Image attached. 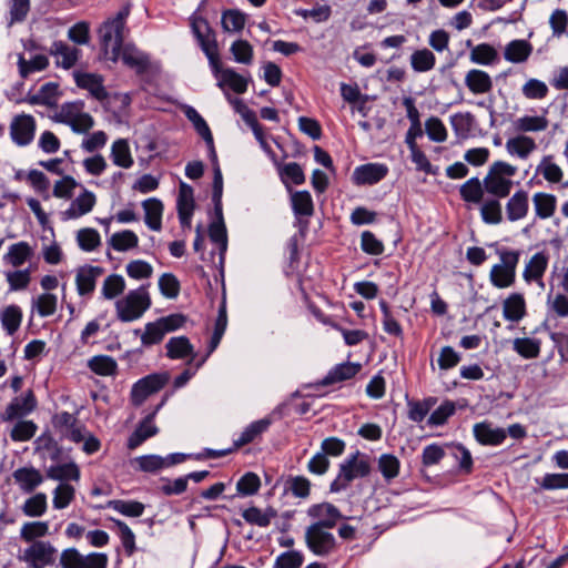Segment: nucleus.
Instances as JSON below:
<instances>
[{
    "instance_id": "51",
    "label": "nucleus",
    "mask_w": 568,
    "mask_h": 568,
    "mask_svg": "<svg viewBox=\"0 0 568 568\" xmlns=\"http://www.w3.org/2000/svg\"><path fill=\"white\" fill-rule=\"evenodd\" d=\"M285 491L294 497L305 499L311 494V481L305 476H290L285 481Z\"/></svg>"
},
{
    "instance_id": "17",
    "label": "nucleus",
    "mask_w": 568,
    "mask_h": 568,
    "mask_svg": "<svg viewBox=\"0 0 568 568\" xmlns=\"http://www.w3.org/2000/svg\"><path fill=\"white\" fill-rule=\"evenodd\" d=\"M474 437L484 446H498L501 445L506 437V429L500 427H491L489 423L481 422L474 425Z\"/></svg>"
},
{
    "instance_id": "43",
    "label": "nucleus",
    "mask_w": 568,
    "mask_h": 568,
    "mask_svg": "<svg viewBox=\"0 0 568 568\" xmlns=\"http://www.w3.org/2000/svg\"><path fill=\"white\" fill-rule=\"evenodd\" d=\"M292 209L296 216H312L314 203L308 191H296L292 194Z\"/></svg>"
},
{
    "instance_id": "42",
    "label": "nucleus",
    "mask_w": 568,
    "mask_h": 568,
    "mask_svg": "<svg viewBox=\"0 0 568 568\" xmlns=\"http://www.w3.org/2000/svg\"><path fill=\"white\" fill-rule=\"evenodd\" d=\"M506 149L508 153L526 159L536 149V143L530 136L518 135L507 141Z\"/></svg>"
},
{
    "instance_id": "55",
    "label": "nucleus",
    "mask_w": 568,
    "mask_h": 568,
    "mask_svg": "<svg viewBox=\"0 0 568 568\" xmlns=\"http://www.w3.org/2000/svg\"><path fill=\"white\" fill-rule=\"evenodd\" d=\"M132 463L136 464L135 469L143 473L155 474L164 468L163 457L155 454L135 457Z\"/></svg>"
},
{
    "instance_id": "60",
    "label": "nucleus",
    "mask_w": 568,
    "mask_h": 568,
    "mask_svg": "<svg viewBox=\"0 0 568 568\" xmlns=\"http://www.w3.org/2000/svg\"><path fill=\"white\" fill-rule=\"evenodd\" d=\"M38 426L33 420H18L10 432L13 442H28L37 433Z\"/></svg>"
},
{
    "instance_id": "59",
    "label": "nucleus",
    "mask_w": 568,
    "mask_h": 568,
    "mask_svg": "<svg viewBox=\"0 0 568 568\" xmlns=\"http://www.w3.org/2000/svg\"><path fill=\"white\" fill-rule=\"evenodd\" d=\"M261 488L260 477L252 471L245 473L236 483V491L241 496L255 495Z\"/></svg>"
},
{
    "instance_id": "7",
    "label": "nucleus",
    "mask_w": 568,
    "mask_h": 568,
    "mask_svg": "<svg viewBox=\"0 0 568 568\" xmlns=\"http://www.w3.org/2000/svg\"><path fill=\"white\" fill-rule=\"evenodd\" d=\"M170 381L168 372L152 373L135 382L131 388V403L134 406H141L145 399L161 390Z\"/></svg>"
},
{
    "instance_id": "30",
    "label": "nucleus",
    "mask_w": 568,
    "mask_h": 568,
    "mask_svg": "<svg viewBox=\"0 0 568 568\" xmlns=\"http://www.w3.org/2000/svg\"><path fill=\"white\" fill-rule=\"evenodd\" d=\"M33 255L32 247L28 242L21 241L10 245L8 253L3 255V261L13 267L23 265Z\"/></svg>"
},
{
    "instance_id": "61",
    "label": "nucleus",
    "mask_w": 568,
    "mask_h": 568,
    "mask_svg": "<svg viewBox=\"0 0 568 568\" xmlns=\"http://www.w3.org/2000/svg\"><path fill=\"white\" fill-rule=\"evenodd\" d=\"M79 247L84 252H92L101 244V236L95 229L85 227L78 232Z\"/></svg>"
},
{
    "instance_id": "57",
    "label": "nucleus",
    "mask_w": 568,
    "mask_h": 568,
    "mask_svg": "<svg viewBox=\"0 0 568 568\" xmlns=\"http://www.w3.org/2000/svg\"><path fill=\"white\" fill-rule=\"evenodd\" d=\"M125 290V281L119 274L109 275L102 285L101 293L104 298L113 300L116 296L121 295Z\"/></svg>"
},
{
    "instance_id": "40",
    "label": "nucleus",
    "mask_w": 568,
    "mask_h": 568,
    "mask_svg": "<svg viewBox=\"0 0 568 568\" xmlns=\"http://www.w3.org/2000/svg\"><path fill=\"white\" fill-rule=\"evenodd\" d=\"M513 348L523 358H537L540 355L541 341L538 338L518 337L514 341Z\"/></svg>"
},
{
    "instance_id": "29",
    "label": "nucleus",
    "mask_w": 568,
    "mask_h": 568,
    "mask_svg": "<svg viewBox=\"0 0 568 568\" xmlns=\"http://www.w3.org/2000/svg\"><path fill=\"white\" fill-rule=\"evenodd\" d=\"M500 199L501 197L493 196L486 199L485 201L483 200L480 206V217L485 224L497 225L503 222L504 217Z\"/></svg>"
},
{
    "instance_id": "22",
    "label": "nucleus",
    "mask_w": 568,
    "mask_h": 568,
    "mask_svg": "<svg viewBox=\"0 0 568 568\" xmlns=\"http://www.w3.org/2000/svg\"><path fill=\"white\" fill-rule=\"evenodd\" d=\"M307 515L311 518L317 519V521L331 523L327 527L334 528L339 519L344 516L341 510L333 504L324 501L314 504L308 507Z\"/></svg>"
},
{
    "instance_id": "21",
    "label": "nucleus",
    "mask_w": 568,
    "mask_h": 568,
    "mask_svg": "<svg viewBox=\"0 0 568 568\" xmlns=\"http://www.w3.org/2000/svg\"><path fill=\"white\" fill-rule=\"evenodd\" d=\"M272 424L273 419L270 416L252 422L244 428L240 437L234 440L235 448L240 449L241 447L261 438V436L268 430Z\"/></svg>"
},
{
    "instance_id": "54",
    "label": "nucleus",
    "mask_w": 568,
    "mask_h": 568,
    "mask_svg": "<svg viewBox=\"0 0 568 568\" xmlns=\"http://www.w3.org/2000/svg\"><path fill=\"white\" fill-rule=\"evenodd\" d=\"M474 115L470 112H458L450 116V124L458 138H467L473 129Z\"/></svg>"
},
{
    "instance_id": "47",
    "label": "nucleus",
    "mask_w": 568,
    "mask_h": 568,
    "mask_svg": "<svg viewBox=\"0 0 568 568\" xmlns=\"http://www.w3.org/2000/svg\"><path fill=\"white\" fill-rule=\"evenodd\" d=\"M109 243L113 250L125 252L138 246L139 237L133 231L124 230L114 233Z\"/></svg>"
},
{
    "instance_id": "1",
    "label": "nucleus",
    "mask_w": 568,
    "mask_h": 568,
    "mask_svg": "<svg viewBox=\"0 0 568 568\" xmlns=\"http://www.w3.org/2000/svg\"><path fill=\"white\" fill-rule=\"evenodd\" d=\"M130 14V6L122 7L119 12L102 23L99 29L101 39V51L106 60L118 62L120 51L124 45V28Z\"/></svg>"
},
{
    "instance_id": "52",
    "label": "nucleus",
    "mask_w": 568,
    "mask_h": 568,
    "mask_svg": "<svg viewBox=\"0 0 568 568\" xmlns=\"http://www.w3.org/2000/svg\"><path fill=\"white\" fill-rule=\"evenodd\" d=\"M47 495L37 493L24 501L22 511L28 517H40L47 511Z\"/></svg>"
},
{
    "instance_id": "34",
    "label": "nucleus",
    "mask_w": 568,
    "mask_h": 568,
    "mask_svg": "<svg viewBox=\"0 0 568 568\" xmlns=\"http://www.w3.org/2000/svg\"><path fill=\"white\" fill-rule=\"evenodd\" d=\"M485 192L484 184L477 176L470 178L459 187L460 197L466 203H481Z\"/></svg>"
},
{
    "instance_id": "14",
    "label": "nucleus",
    "mask_w": 568,
    "mask_h": 568,
    "mask_svg": "<svg viewBox=\"0 0 568 568\" xmlns=\"http://www.w3.org/2000/svg\"><path fill=\"white\" fill-rule=\"evenodd\" d=\"M166 357L170 359H185L187 358V365L192 364L196 357V352L189 337L173 336L165 344Z\"/></svg>"
},
{
    "instance_id": "13",
    "label": "nucleus",
    "mask_w": 568,
    "mask_h": 568,
    "mask_svg": "<svg viewBox=\"0 0 568 568\" xmlns=\"http://www.w3.org/2000/svg\"><path fill=\"white\" fill-rule=\"evenodd\" d=\"M361 369L362 365L359 363L345 362L337 364L332 369H329L324 378L317 381L314 386L320 388L348 381L355 377Z\"/></svg>"
},
{
    "instance_id": "56",
    "label": "nucleus",
    "mask_w": 568,
    "mask_h": 568,
    "mask_svg": "<svg viewBox=\"0 0 568 568\" xmlns=\"http://www.w3.org/2000/svg\"><path fill=\"white\" fill-rule=\"evenodd\" d=\"M165 335L162 325L159 324V320H155L145 324L144 332L141 335V343L145 347L156 345L163 341Z\"/></svg>"
},
{
    "instance_id": "33",
    "label": "nucleus",
    "mask_w": 568,
    "mask_h": 568,
    "mask_svg": "<svg viewBox=\"0 0 568 568\" xmlns=\"http://www.w3.org/2000/svg\"><path fill=\"white\" fill-rule=\"evenodd\" d=\"M60 94L57 82H47L41 85L37 94L29 98V102L33 105L54 106Z\"/></svg>"
},
{
    "instance_id": "39",
    "label": "nucleus",
    "mask_w": 568,
    "mask_h": 568,
    "mask_svg": "<svg viewBox=\"0 0 568 568\" xmlns=\"http://www.w3.org/2000/svg\"><path fill=\"white\" fill-rule=\"evenodd\" d=\"M105 507L123 516L134 518L142 516L145 510V505L138 500L112 499L106 501Z\"/></svg>"
},
{
    "instance_id": "2",
    "label": "nucleus",
    "mask_w": 568,
    "mask_h": 568,
    "mask_svg": "<svg viewBox=\"0 0 568 568\" xmlns=\"http://www.w3.org/2000/svg\"><path fill=\"white\" fill-rule=\"evenodd\" d=\"M190 26L201 50L209 60L213 74L221 79L222 72L225 69L222 68L215 31L212 29L209 21L201 16L193 14L190 19Z\"/></svg>"
},
{
    "instance_id": "20",
    "label": "nucleus",
    "mask_w": 568,
    "mask_h": 568,
    "mask_svg": "<svg viewBox=\"0 0 568 568\" xmlns=\"http://www.w3.org/2000/svg\"><path fill=\"white\" fill-rule=\"evenodd\" d=\"M12 477L20 489L28 494L34 491L44 480L40 470L32 466L16 469Z\"/></svg>"
},
{
    "instance_id": "10",
    "label": "nucleus",
    "mask_w": 568,
    "mask_h": 568,
    "mask_svg": "<svg viewBox=\"0 0 568 568\" xmlns=\"http://www.w3.org/2000/svg\"><path fill=\"white\" fill-rule=\"evenodd\" d=\"M36 120L30 114L16 115L10 124V136L14 144L18 146L29 145L36 133Z\"/></svg>"
},
{
    "instance_id": "48",
    "label": "nucleus",
    "mask_w": 568,
    "mask_h": 568,
    "mask_svg": "<svg viewBox=\"0 0 568 568\" xmlns=\"http://www.w3.org/2000/svg\"><path fill=\"white\" fill-rule=\"evenodd\" d=\"M227 85L237 94H243L247 90V80L231 68L222 72V78L219 81V87Z\"/></svg>"
},
{
    "instance_id": "16",
    "label": "nucleus",
    "mask_w": 568,
    "mask_h": 568,
    "mask_svg": "<svg viewBox=\"0 0 568 568\" xmlns=\"http://www.w3.org/2000/svg\"><path fill=\"white\" fill-rule=\"evenodd\" d=\"M37 407V398L32 389H29L23 396L16 397L4 410V419L13 420L24 417Z\"/></svg>"
},
{
    "instance_id": "15",
    "label": "nucleus",
    "mask_w": 568,
    "mask_h": 568,
    "mask_svg": "<svg viewBox=\"0 0 568 568\" xmlns=\"http://www.w3.org/2000/svg\"><path fill=\"white\" fill-rule=\"evenodd\" d=\"M104 273L101 266H81L75 275L77 291L80 296H87L94 292L97 280Z\"/></svg>"
},
{
    "instance_id": "25",
    "label": "nucleus",
    "mask_w": 568,
    "mask_h": 568,
    "mask_svg": "<svg viewBox=\"0 0 568 568\" xmlns=\"http://www.w3.org/2000/svg\"><path fill=\"white\" fill-rule=\"evenodd\" d=\"M120 59L123 64L133 69L138 75L148 72L150 68V59L146 54L136 52L131 45H123L120 51Z\"/></svg>"
},
{
    "instance_id": "58",
    "label": "nucleus",
    "mask_w": 568,
    "mask_h": 568,
    "mask_svg": "<svg viewBox=\"0 0 568 568\" xmlns=\"http://www.w3.org/2000/svg\"><path fill=\"white\" fill-rule=\"evenodd\" d=\"M49 534V524L47 521L26 523L20 531L21 538L27 542L37 541V538L44 537Z\"/></svg>"
},
{
    "instance_id": "62",
    "label": "nucleus",
    "mask_w": 568,
    "mask_h": 568,
    "mask_svg": "<svg viewBox=\"0 0 568 568\" xmlns=\"http://www.w3.org/2000/svg\"><path fill=\"white\" fill-rule=\"evenodd\" d=\"M159 288L164 297L173 300L179 296L181 284L174 274L163 273L159 278Z\"/></svg>"
},
{
    "instance_id": "26",
    "label": "nucleus",
    "mask_w": 568,
    "mask_h": 568,
    "mask_svg": "<svg viewBox=\"0 0 568 568\" xmlns=\"http://www.w3.org/2000/svg\"><path fill=\"white\" fill-rule=\"evenodd\" d=\"M483 184L485 191L495 197H508L513 189V181L510 179L490 172H487L485 175Z\"/></svg>"
},
{
    "instance_id": "27",
    "label": "nucleus",
    "mask_w": 568,
    "mask_h": 568,
    "mask_svg": "<svg viewBox=\"0 0 568 568\" xmlns=\"http://www.w3.org/2000/svg\"><path fill=\"white\" fill-rule=\"evenodd\" d=\"M465 84L474 94H484L493 89L490 75L483 70L471 69L465 77Z\"/></svg>"
},
{
    "instance_id": "23",
    "label": "nucleus",
    "mask_w": 568,
    "mask_h": 568,
    "mask_svg": "<svg viewBox=\"0 0 568 568\" xmlns=\"http://www.w3.org/2000/svg\"><path fill=\"white\" fill-rule=\"evenodd\" d=\"M144 210V222L146 226L155 232L162 230V216L164 211L163 202L156 197H150L142 202Z\"/></svg>"
},
{
    "instance_id": "28",
    "label": "nucleus",
    "mask_w": 568,
    "mask_h": 568,
    "mask_svg": "<svg viewBox=\"0 0 568 568\" xmlns=\"http://www.w3.org/2000/svg\"><path fill=\"white\" fill-rule=\"evenodd\" d=\"M505 320L519 322L526 315V301L523 294L511 293L503 304Z\"/></svg>"
},
{
    "instance_id": "19",
    "label": "nucleus",
    "mask_w": 568,
    "mask_h": 568,
    "mask_svg": "<svg viewBox=\"0 0 568 568\" xmlns=\"http://www.w3.org/2000/svg\"><path fill=\"white\" fill-rule=\"evenodd\" d=\"M548 262L549 256L546 252L541 251L535 253L527 262L525 270L523 272V277L525 282L528 284L532 282H541L547 271Z\"/></svg>"
},
{
    "instance_id": "49",
    "label": "nucleus",
    "mask_w": 568,
    "mask_h": 568,
    "mask_svg": "<svg viewBox=\"0 0 568 568\" xmlns=\"http://www.w3.org/2000/svg\"><path fill=\"white\" fill-rule=\"evenodd\" d=\"M378 470L386 481H390L399 475L400 462L393 454H382L378 458Z\"/></svg>"
},
{
    "instance_id": "8",
    "label": "nucleus",
    "mask_w": 568,
    "mask_h": 568,
    "mask_svg": "<svg viewBox=\"0 0 568 568\" xmlns=\"http://www.w3.org/2000/svg\"><path fill=\"white\" fill-rule=\"evenodd\" d=\"M57 548L50 541H33L23 550L20 560L28 565V568H44L55 566Z\"/></svg>"
},
{
    "instance_id": "31",
    "label": "nucleus",
    "mask_w": 568,
    "mask_h": 568,
    "mask_svg": "<svg viewBox=\"0 0 568 568\" xmlns=\"http://www.w3.org/2000/svg\"><path fill=\"white\" fill-rule=\"evenodd\" d=\"M110 158L114 165L123 169H130L134 164L129 142L125 139H118L112 143Z\"/></svg>"
},
{
    "instance_id": "46",
    "label": "nucleus",
    "mask_w": 568,
    "mask_h": 568,
    "mask_svg": "<svg viewBox=\"0 0 568 568\" xmlns=\"http://www.w3.org/2000/svg\"><path fill=\"white\" fill-rule=\"evenodd\" d=\"M49 65V59L43 54L33 57L30 61H27L22 54L18 59L19 74L21 78H28L32 72L43 71Z\"/></svg>"
},
{
    "instance_id": "44",
    "label": "nucleus",
    "mask_w": 568,
    "mask_h": 568,
    "mask_svg": "<svg viewBox=\"0 0 568 568\" xmlns=\"http://www.w3.org/2000/svg\"><path fill=\"white\" fill-rule=\"evenodd\" d=\"M89 368L97 375L100 376H112L118 371L116 361L109 355H97L93 356L89 363Z\"/></svg>"
},
{
    "instance_id": "32",
    "label": "nucleus",
    "mask_w": 568,
    "mask_h": 568,
    "mask_svg": "<svg viewBox=\"0 0 568 568\" xmlns=\"http://www.w3.org/2000/svg\"><path fill=\"white\" fill-rule=\"evenodd\" d=\"M536 215L541 220L551 217L557 207V199L554 194L537 192L532 196Z\"/></svg>"
},
{
    "instance_id": "37",
    "label": "nucleus",
    "mask_w": 568,
    "mask_h": 568,
    "mask_svg": "<svg viewBox=\"0 0 568 568\" xmlns=\"http://www.w3.org/2000/svg\"><path fill=\"white\" fill-rule=\"evenodd\" d=\"M246 14L239 9L222 11L221 26L224 32L235 33L244 29Z\"/></svg>"
},
{
    "instance_id": "36",
    "label": "nucleus",
    "mask_w": 568,
    "mask_h": 568,
    "mask_svg": "<svg viewBox=\"0 0 568 568\" xmlns=\"http://www.w3.org/2000/svg\"><path fill=\"white\" fill-rule=\"evenodd\" d=\"M277 516V511L273 507H267L264 511L258 507L252 506L242 511L243 519L258 527L270 526L273 518Z\"/></svg>"
},
{
    "instance_id": "5",
    "label": "nucleus",
    "mask_w": 568,
    "mask_h": 568,
    "mask_svg": "<svg viewBox=\"0 0 568 568\" xmlns=\"http://www.w3.org/2000/svg\"><path fill=\"white\" fill-rule=\"evenodd\" d=\"M151 306V298L144 286L130 291L115 302L116 317L123 323L139 320Z\"/></svg>"
},
{
    "instance_id": "38",
    "label": "nucleus",
    "mask_w": 568,
    "mask_h": 568,
    "mask_svg": "<svg viewBox=\"0 0 568 568\" xmlns=\"http://www.w3.org/2000/svg\"><path fill=\"white\" fill-rule=\"evenodd\" d=\"M22 316L21 307L16 304L9 305L2 310L0 321L8 335H13L19 329Z\"/></svg>"
},
{
    "instance_id": "6",
    "label": "nucleus",
    "mask_w": 568,
    "mask_h": 568,
    "mask_svg": "<svg viewBox=\"0 0 568 568\" xmlns=\"http://www.w3.org/2000/svg\"><path fill=\"white\" fill-rule=\"evenodd\" d=\"M501 263L493 265L489 280L493 286L506 288L514 285L516 281V268L519 263V251H501L499 253Z\"/></svg>"
},
{
    "instance_id": "24",
    "label": "nucleus",
    "mask_w": 568,
    "mask_h": 568,
    "mask_svg": "<svg viewBox=\"0 0 568 568\" xmlns=\"http://www.w3.org/2000/svg\"><path fill=\"white\" fill-rule=\"evenodd\" d=\"M49 53L51 55L61 57L62 60H57V65L69 70L78 62L81 55V50L75 47H70L63 41H54Z\"/></svg>"
},
{
    "instance_id": "50",
    "label": "nucleus",
    "mask_w": 568,
    "mask_h": 568,
    "mask_svg": "<svg viewBox=\"0 0 568 568\" xmlns=\"http://www.w3.org/2000/svg\"><path fill=\"white\" fill-rule=\"evenodd\" d=\"M436 57L428 49L416 50L410 55V65L416 72H427L435 67Z\"/></svg>"
},
{
    "instance_id": "11",
    "label": "nucleus",
    "mask_w": 568,
    "mask_h": 568,
    "mask_svg": "<svg viewBox=\"0 0 568 568\" xmlns=\"http://www.w3.org/2000/svg\"><path fill=\"white\" fill-rule=\"evenodd\" d=\"M388 174V166L384 163H366L355 168L352 181L355 185H374Z\"/></svg>"
},
{
    "instance_id": "18",
    "label": "nucleus",
    "mask_w": 568,
    "mask_h": 568,
    "mask_svg": "<svg viewBox=\"0 0 568 568\" xmlns=\"http://www.w3.org/2000/svg\"><path fill=\"white\" fill-rule=\"evenodd\" d=\"M529 211L528 192L517 190L506 203V217L509 222H516L527 216Z\"/></svg>"
},
{
    "instance_id": "53",
    "label": "nucleus",
    "mask_w": 568,
    "mask_h": 568,
    "mask_svg": "<svg viewBox=\"0 0 568 568\" xmlns=\"http://www.w3.org/2000/svg\"><path fill=\"white\" fill-rule=\"evenodd\" d=\"M456 412V405L453 400L445 399L428 417L429 426H443Z\"/></svg>"
},
{
    "instance_id": "12",
    "label": "nucleus",
    "mask_w": 568,
    "mask_h": 568,
    "mask_svg": "<svg viewBox=\"0 0 568 568\" xmlns=\"http://www.w3.org/2000/svg\"><path fill=\"white\" fill-rule=\"evenodd\" d=\"M75 84L83 90H88L90 94L98 101L104 102L109 99V92L103 84V77L97 73L80 72L73 73Z\"/></svg>"
},
{
    "instance_id": "64",
    "label": "nucleus",
    "mask_w": 568,
    "mask_h": 568,
    "mask_svg": "<svg viewBox=\"0 0 568 568\" xmlns=\"http://www.w3.org/2000/svg\"><path fill=\"white\" fill-rule=\"evenodd\" d=\"M304 562V555L298 550H287L280 554L273 568H301Z\"/></svg>"
},
{
    "instance_id": "45",
    "label": "nucleus",
    "mask_w": 568,
    "mask_h": 568,
    "mask_svg": "<svg viewBox=\"0 0 568 568\" xmlns=\"http://www.w3.org/2000/svg\"><path fill=\"white\" fill-rule=\"evenodd\" d=\"M47 477L53 480H79L80 469L75 463L50 466L47 470Z\"/></svg>"
},
{
    "instance_id": "3",
    "label": "nucleus",
    "mask_w": 568,
    "mask_h": 568,
    "mask_svg": "<svg viewBox=\"0 0 568 568\" xmlns=\"http://www.w3.org/2000/svg\"><path fill=\"white\" fill-rule=\"evenodd\" d=\"M331 523L314 521L306 527L304 540L307 549L317 557H328L338 549L335 536L327 527Z\"/></svg>"
},
{
    "instance_id": "35",
    "label": "nucleus",
    "mask_w": 568,
    "mask_h": 568,
    "mask_svg": "<svg viewBox=\"0 0 568 568\" xmlns=\"http://www.w3.org/2000/svg\"><path fill=\"white\" fill-rule=\"evenodd\" d=\"M532 52V45L526 40H513L510 41L504 52V57L507 61L513 63L525 62Z\"/></svg>"
},
{
    "instance_id": "9",
    "label": "nucleus",
    "mask_w": 568,
    "mask_h": 568,
    "mask_svg": "<svg viewBox=\"0 0 568 568\" xmlns=\"http://www.w3.org/2000/svg\"><path fill=\"white\" fill-rule=\"evenodd\" d=\"M169 394H165L155 409L148 414L135 427L133 433L129 436L126 447L131 450L141 446L146 439L155 436L159 428L153 424V419L158 412L165 405Z\"/></svg>"
},
{
    "instance_id": "41",
    "label": "nucleus",
    "mask_w": 568,
    "mask_h": 568,
    "mask_svg": "<svg viewBox=\"0 0 568 568\" xmlns=\"http://www.w3.org/2000/svg\"><path fill=\"white\" fill-rule=\"evenodd\" d=\"M114 527H116L118 536L123 546L124 552L128 557H131L136 551L135 535L128 524L121 519L110 518Z\"/></svg>"
},
{
    "instance_id": "4",
    "label": "nucleus",
    "mask_w": 568,
    "mask_h": 568,
    "mask_svg": "<svg viewBox=\"0 0 568 568\" xmlns=\"http://www.w3.org/2000/svg\"><path fill=\"white\" fill-rule=\"evenodd\" d=\"M357 450L351 454L339 464V470L336 478L329 485L331 493H339L348 488L349 484L356 478H363L371 474V464L366 458H359Z\"/></svg>"
},
{
    "instance_id": "63",
    "label": "nucleus",
    "mask_w": 568,
    "mask_h": 568,
    "mask_svg": "<svg viewBox=\"0 0 568 568\" xmlns=\"http://www.w3.org/2000/svg\"><path fill=\"white\" fill-rule=\"evenodd\" d=\"M496 49L488 43H480L470 52V60L477 64L489 65L496 60Z\"/></svg>"
}]
</instances>
